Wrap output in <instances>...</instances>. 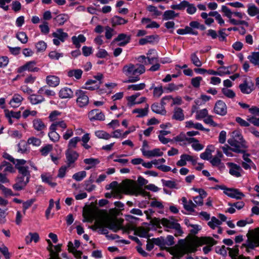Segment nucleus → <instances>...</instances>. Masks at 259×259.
<instances>
[{
	"label": "nucleus",
	"instance_id": "f257e3e1",
	"mask_svg": "<svg viewBox=\"0 0 259 259\" xmlns=\"http://www.w3.org/2000/svg\"><path fill=\"white\" fill-rule=\"evenodd\" d=\"M145 67L143 64L137 63H128L122 68L123 73L128 77V80L124 82H135L140 80L139 76L145 72Z\"/></svg>",
	"mask_w": 259,
	"mask_h": 259
},
{
	"label": "nucleus",
	"instance_id": "f03ea898",
	"mask_svg": "<svg viewBox=\"0 0 259 259\" xmlns=\"http://www.w3.org/2000/svg\"><path fill=\"white\" fill-rule=\"evenodd\" d=\"M197 250V245L193 242H186L180 240L179 243L172 247L170 253L173 255L172 259H179L185 254L195 252Z\"/></svg>",
	"mask_w": 259,
	"mask_h": 259
},
{
	"label": "nucleus",
	"instance_id": "7ed1b4c3",
	"mask_svg": "<svg viewBox=\"0 0 259 259\" xmlns=\"http://www.w3.org/2000/svg\"><path fill=\"white\" fill-rule=\"evenodd\" d=\"M137 181L140 186L135 183H128L122 187L123 193L125 194L135 196H149V193L145 191L141 187L146 185L148 183V181L142 177H138Z\"/></svg>",
	"mask_w": 259,
	"mask_h": 259
},
{
	"label": "nucleus",
	"instance_id": "20e7f679",
	"mask_svg": "<svg viewBox=\"0 0 259 259\" xmlns=\"http://www.w3.org/2000/svg\"><path fill=\"white\" fill-rule=\"evenodd\" d=\"M228 143L231 147H233V152L236 153H244L246 148L245 141L239 131H235L231 134V138L228 140Z\"/></svg>",
	"mask_w": 259,
	"mask_h": 259
},
{
	"label": "nucleus",
	"instance_id": "39448f33",
	"mask_svg": "<svg viewBox=\"0 0 259 259\" xmlns=\"http://www.w3.org/2000/svg\"><path fill=\"white\" fill-rule=\"evenodd\" d=\"M243 246L246 247V250L248 252L249 249H253L259 246V228L252 231L246 244H244Z\"/></svg>",
	"mask_w": 259,
	"mask_h": 259
},
{
	"label": "nucleus",
	"instance_id": "423d86ee",
	"mask_svg": "<svg viewBox=\"0 0 259 259\" xmlns=\"http://www.w3.org/2000/svg\"><path fill=\"white\" fill-rule=\"evenodd\" d=\"M161 224L166 228L174 229L175 230V235L176 236H181L183 233L180 225L177 221L172 219H163L161 221Z\"/></svg>",
	"mask_w": 259,
	"mask_h": 259
},
{
	"label": "nucleus",
	"instance_id": "0eeeda50",
	"mask_svg": "<svg viewBox=\"0 0 259 259\" xmlns=\"http://www.w3.org/2000/svg\"><path fill=\"white\" fill-rule=\"evenodd\" d=\"M26 163L27 161L24 159L18 160L17 162H16L15 167L18 171L19 176L30 179V171L29 167L26 165Z\"/></svg>",
	"mask_w": 259,
	"mask_h": 259
},
{
	"label": "nucleus",
	"instance_id": "6e6552de",
	"mask_svg": "<svg viewBox=\"0 0 259 259\" xmlns=\"http://www.w3.org/2000/svg\"><path fill=\"white\" fill-rule=\"evenodd\" d=\"M77 105L81 108L87 106L89 103V98L85 91L78 90L75 92Z\"/></svg>",
	"mask_w": 259,
	"mask_h": 259
},
{
	"label": "nucleus",
	"instance_id": "1a4fd4ad",
	"mask_svg": "<svg viewBox=\"0 0 259 259\" xmlns=\"http://www.w3.org/2000/svg\"><path fill=\"white\" fill-rule=\"evenodd\" d=\"M52 36L54 37L53 39V44L57 46H59L61 42H64L68 37V34L61 28L58 29L55 32H54L52 33Z\"/></svg>",
	"mask_w": 259,
	"mask_h": 259
},
{
	"label": "nucleus",
	"instance_id": "9d476101",
	"mask_svg": "<svg viewBox=\"0 0 259 259\" xmlns=\"http://www.w3.org/2000/svg\"><path fill=\"white\" fill-rule=\"evenodd\" d=\"M36 62L34 61H29L23 66L19 67L17 69V72L20 73L25 71L29 72H38L39 69L36 67Z\"/></svg>",
	"mask_w": 259,
	"mask_h": 259
},
{
	"label": "nucleus",
	"instance_id": "9b49d317",
	"mask_svg": "<svg viewBox=\"0 0 259 259\" xmlns=\"http://www.w3.org/2000/svg\"><path fill=\"white\" fill-rule=\"evenodd\" d=\"M30 179L18 176L16 179V183L13 185L14 190L20 191L24 189L29 183Z\"/></svg>",
	"mask_w": 259,
	"mask_h": 259
},
{
	"label": "nucleus",
	"instance_id": "f8f14e48",
	"mask_svg": "<svg viewBox=\"0 0 259 259\" xmlns=\"http://www.w3.org/2000/svg\"><path fill=\"white\" fill-rule=\"evenodd\" d=\"M213 111L218 115L224 116L227 113V105L223 101L219 100L215 104Z\"/></svg>",
	"mask_w": 259,
	"mask_h": 259
},
{
	"label": "nucleus",
	"instance_id": "ddd939ff",
	"mask_svg": "<svg viewBox=\"0 0 259 259\" xmlns=\"http://www.w3.org/2000/svg\"><path fill=\"white\" fill-rule=\"evenodd\" d=\"M224 193L228 196L237 200L241 199L245 196V195L237 189L227 188Z\"/></svg>",
	"mask_w": 259,
	"mask_h": 259
},
{
	"label": "nucleus",
	"instance_id": "4468645a",
	"mask_svg": "<svg viewBox=\"0 0 259 259\" xmlns=\"http://www.w3.org/2000/svg\"><path fill=\"white\" fill-rule=\"evenodd\" d=\"M227 164L229 167L231 175L237 178L241 177L243 170L239 165L233 162H228Z\"/></svg>",
	"mask_w": 259,
	"mask_h": 259
},
{
	"label": "nucleus",
	"instance_id": "2eb2a0df",
	"mask_svg": "<svg viewBox=\"0 0 259 259\" xmlns=\"http://www.w3.org/2000/svg\"><path fill=\"white\" fill-rule=\"evenodd\" d=\"M187 161H191L193 165H195L197 162L196 159H195L193 156L184 154L181 155L180 159L177 162V165L179 166H185L187 164Z\"/></svg>",
	"mask_w": 259,
	"mask_h": 259
},
{
	"label": "nucleus",
	"instance_id": "dca6fc26",
	"mask_svg": "<svg viewBox=\"0 0 259 259\" xmlns=\"http://www.w3.org/2000/svg\"><path fill=\"white\" fill-rule=\"evenodd\" d=\"M65 154L68 167L71 166L79 156L78 154L76 151L72 150H67Z\"/></svg>",
	"mask_w": 259,
	"mask_h": 259
},
{
	"label": "nucleus",
	"instance_id": "f3484780",
	"mask_svg": "<svg viewBox=\"0 0 259 259\" xmlns=\"http://www.w3.org/2000/svg\"><path fill=\"white\" fill-rule=\"evenodd\" d=\"M185 140L188 144H191L192 149L196 151L202 150L204 146L200 143L199 141L195 138H186Z\"/></svg>",
	"mask_w": 259,
	"mask_h": 259
},
{
	"label": "nucleus",
	"instance_id": "a211bd4d",
	"mask_svg": "<svg viewBox=\"0 0 259 259\" xmlns=\"http://www.w3.org/2000/svg\"><path fill=\"white\" fill-rule=\"evenodd\" d=\"M88 116L91 121L104 120L105 119L104 114L98 109H94L90 111Z\"/></svg>",
	"mask_w": 259,
	"mask_h": 259
},
{
	"label": "nucleus",
	"instance_id": "6ab92c4d",
	"mask_svg": "<svg viewBox=\"0 0 259 259\" xmlns=\"http://www.w3.org/2000/svg\"><path fill=\"white\" fill-rule=\"evenodd\" d=\"M253 83L251 81L245 80L239 85V89L242 93L249 94L253 90Z\"/></svg>",
	"mask_w": 259,
	"mask_h": 259
},
{
	"label": "nucleus",
	"instance_id": "aec40b11",
	"mask_svg": "<svg viewBox=\"0 0 259 259\" xmlns=\"http://www.w3.org/2000/svg\"><path fill=\"white\" fill-rule=\"evenodd\" d=\"M185 127L187 128H194L197 130L202 131L209 132L208 128H206L203 127L202 124L199 122H195L192 120H189L185 122Z\"/></svg>",
	"mask_w": 259,
	"mask_h": 259
},
{
	"label": "nucleus",
	"instance_id": "412c9836",
	"mask_svg": "<svg viewBox=\"0 0 259 259\" xmlns=\"http://www.w3.org/2000/svg\"><path fill=\"white\" fill-rule=\"evenodd\" d=\"M131 40V36L124 33L119 34L113 41L119 42L118 46L123 47L130 42Z\"/></svg>",
	"mask_w": 259,
	"mask_h": 259
},
{
	"label": "nucleus",
	"instance_id": "4be33fe9",
	"mask_svg": "<svg viewBox=\"0 0 259 259\" xmlns=\"http://www.w3.org/2000/svg\"><path fill=\"white\" fill-rule=\"evenodd\" d=\"M0 170L6 175L15 172V169L13 166L6 161H3L0 163Z\"/></svg>",
	"mask_w": 259,
	"mask_h": 259
},
{
	"label": "nucleus",
	"instance_id": "5701e85b",
	"mask_svg": "<svg viewBox=\"0 0 259 259\" xmlns=\"http://www.w3.org/2000/svg\"><path fill=\"white\" fill-rule=\"evenodd\" d=\"M238 67L236 65H233L230 66H222L218 68L219 76H224L226 74H230L236 71Z\"/></svg>",
	"mask_w": 259,
	"mask_h": 259
},
{
	"label": "nucleus",
	"instance_id": "b1692460",
	"mask_svg": "<svg viewBox=\"0 0 259 259\" xmlns=\"http://www.w3.org/2000/svg\"><path fill=\"white\" fill-rule=\"evenodd\" d=\"M50 126L55 130H58L61 132L64 131L67 127V123L64 120L56 121L55 122H53Z\"/></svg>",
	"mask_w": 259,
	"mask_h": 259
},
{
	"label": "nucleus",
	"instance_id": "393cba45",
	"mask_svg": "<svg viewBox=\"0 0 259 259\" xmlns=\"http://www.w3.org/2000/svg\"><path fill=\"white\" fill-rule=\"evenodd\" d=\"M59 96L62 99H70L73 97V92L71 89L64 87L60 90Z\"/></svg>",
	"mask_w": 259,
	"mask_h": 259
},
{
	"label": "nucleus",
	"instance_id": "a878e982",
	"mask_svg": "<svg viewBox=\"0 0 259 259\" xmlns=\"http://www.w3.org/2000/svg\"><path fill=\"white\" fill-rule=\"evenodd\" d=\"M163 154V153L161 152L159 148H155L152 150H148L147 151H143V156L147 158L161 156Z\"/></svg>",
	"mask_w": 259,
	"mask_h": 259
},
{
	"label": "nucleus",
	"instance_id": "bb28decb",
	"mask_svg": "<svg viewBox=\"0 0 259 259\" xmlns=\"http://www.w3.org/2000/svg\"><path fill=\"white\" fill-rule=\"evenodd\" d=\"M32 124L34 129L40 133H43L42 131L46 128V125L40 119H34L32 121Z\"/></svg>",
	"mask_w": 259,
	"mask_h": 259
},
{
	"label": "nucleus",
	"instance_id": "cd10ccee",
	"mask_svg": "<svg viewBox=\"0 0 259 259\" xmlns=\"http://www.w3.org/2000/svg\"><path fill=\"white\" fill-rule=\"evenodd\" d=\"M142 24L145 25L146 28H158L160 25L156 21H153L148 18H143L141 20Z\"/></svg>",
	"mask_w": 259,
	"mask_h": 259
},
{
	"label": "nucleus",
	"instance_id": "c85d7f7f",
	"mask_svg": "<svg viewBox=\"0 0 259 259\" xmlns=\"http://www.w3.org/2000/svg\"><path fill=\"white\" fill-rule=\"evenodd\" d=\"M23 100V98L19 94H15L10 101V105L13 108L18 107Z\"/></svg>",
	"mask_w": 259,
	"mask_h": 259
},
{
	"label": "nucleus",
	"instance_id": "c756f323",
	"mask_svg": "<svg viewBox=\"0 0 259 259\" xmlns=\"http://www.w3.org/2000/svg\"><path fill=\"white\" fill-rule=\"evenodd\" d=\"M46 80L47 84L51 87H56L60 83V78L56 75H48Z\"/></svg>",
	"mask_w": 259,
	"mask_h": 259
},
{
	"label": "nucleus",
	"instance_id": "7c9ffc66",
	"mask_svg": "<svg viewBox=\"0 0 259 259\" xmlns=\"http://www.w3.org/2000/svg\"><path fill=\"white\" fill-rule=\"evenodd\" d=\"M249 154L244 153L243 155V161L242 163V166L245 169H250L251 167H253L254 164L252 160L249 158Z\"/></svg>",
	"mask_w": 259,
	"mask_h": 259
},
{
	"label": "nucleus",
	"instance_id": "2f4dec72",
	"mask_svg": "<svg viewBox=\"0 0 259 259\" xmlns=\"http://www.w3.org/2000/svg\"><path fill=\"white\" fill-rule=\"evenodd\" d=\"M165 104L164 101L161 104L154 103L151 106L152 110L156 113L164 115L166 114V110L163 106Z\"/></svg>",
	"mask_w": 259,
	"mask_h": 259
},
{
	"label": "nucleus",
	"instance_id": "473e14b6",
	"mask_svg": "<svg viewBox=\"0 0 259 259\" xmlns=\"http://www.w3.org/2000/svg\"><path fill=\"white\" fill-rule=\"evenodd\" d=\"M213 151V146L211 145H208L205 149V151L200 154V157L203 160H209V159L211 158V154Z\"/></svg>",
	"mask_w": 259,
	"mask_h": 259
},
{
	"label": "nucleus",
	"instance_id": "72a5a7b5",
	"mask_svg": "<svg viewBox=\"0 0 259 259\" xmlns=\"http://www.w3.org/2000/svg\"><path fill=\"white\" fill-rule=\"evenodd\" d=\"M196 109V107L194 106L192 109V112H195V118L197 120H201L203 118L204 119L208 115V111L206 108L195 111Z\"/></svg>",
	"mask_w": 259,
	"mask_h": 259
},
{
	"label": "nucleus",
	"instance_id": "f704fd0d",
	"mask_svg": "<svg viewBox=\"0 0 259 259\" xmlns=\"http://www.w3.org/2000/svg\"><path fill=\"white\" fill-rule=\"evenodd\" d=\"M71 40L75 48L79 49L81 46L80 43L84 42L86 40V38L83 34H79L77 36H73L71 37Z\"/></svg>",
	"mask_w": 259,
	"mask_h": 259
},
{
	"label": "nucleus",
	"instance_id": "c9c22d12",
	"mask_svg": "<svg viewBox=\"0 0 259 259\" xmlns=\"http://www.w3.org/2000/svg\"><path fill=\"white\" fill-rule=\"evenodd\" d=\"M181 200L184 207L186 210L191 212L194 211V208L196 207V204H195L192 200L188 201L185 197H182Z\"/></svg>",
	"mask_w": 259,
	"mask_h": 259
},
{
	"label": "nucleus",
	"instance_id": "e433bc0d",
	"mask_svg": "<svg viewBox=\"0 0 259 259\" xmlns=\"http://www.w3.org/2000/svg\"><path fill=\"white\" fill-rule=\"evenodd\" d=\"M146 10L149 12L151 16L156 18L162 14V12L158 10V8L153 5H148Z\"/></svg>",
	"mask_w": 259,
	"mask_h": 259
},
{
	"label": "nucleus",
	"instance_id": "4c0bfd02",
	"mask_svg": "<svg viewBox=\"0 0 259 259\" xmlns=\"http://www.w3.org/2000/svg\"><path fill=\"white\" fill-rule=\"evenodd\" d=\"M41 178L43 182L48 184L51 187L54 188L56 186L57 183L53 182V178L50 174H42Z\"/></svg>",
	"mask_w": 259,
	"mask_h": 259
},
{
	"label": "nucleus",
	"instance_id": "58836bf2",
	"mask_svg": "<svg viewBox=\"0 0 259 259\" xmlns=\"http://www.w3.org/2000/svg\"><path fill=\"white\" fill-rule=\"evenodd\" d=\"M184 114L183 110L179 107L175 108L172 118L174 119L182 121L184 119Z\"/></svg>",
	"mask_w": 259,
	"mask_h": 259
},
{
	"label": "nucleus",
	"instance_id": "ea45409f",
	"mask_svg": "<svg viewBox=\"0 0 259 259\" xmlns=\"http://www.w3.org/2000/svg\"><path fill=\"white\" fill-rule=\"evenodd\" d=\"M107 227L116 231L120 228V222L115 219L109 220L107 221Z\"/></svg>",
	"mask_w": 259,
	"mask_h": 259
},
{
	"label": "nucleus",
	"instance_id": "a19ab883",
	"mask_svg": "<svg viewBox=\"0 0 259 259\" xmlns=\"http://www.w3.org/2000/svg\"><path fill=\"white\" fill-rule=\"evenodd\" d=\"M247 12L249 16L253 17L259 14V8L254 4H249L247 6Z\"/></svg>",
	"mask_w": 259,
	"mask_h": 259
},
{
	"label": "nucleus",
	"instance_id": "79ce46f5",
	"mask_svg": "<svg viewBox=\"0 0 259 259\" xmlns=\"http://www.w3.org/2000/svg\"><path fill=\"white\" fill-rule=\"evenodd\" d=\"M50 132L48 134V136L50 140L53 142H58L60 138V135L57 133L56 130L52 128L51 126L49 127Z\"/></svg>",
	"mask_w": 259,
	"mask_h": 259
},
{
	"label": "nucleus",
	"instance_id": "37998d69",
	"mask_svg": "<svg viewBox=\"0 0 259 259\" xmlns=\"http://www.w3.org/2000/svg\"><path fill=\"white\" fill-rule=\"evenodd\" d=\"M69 17L65 14H61L54 18V20L56 22L59 26L63 25L66 21L68 20Z\"/></svg>",
	"mask_w": 259,
	"mask_h": 259
},
{
	"label": "nucleus",
	"instance_id": "c03bdc74",
	"mask_svg": "<svg viewBox=\"0 0 259 259\" xmlns=\"http://www.w3.org/2000/svg\"><path fill=\"white\" fill-rule=\"evenodd\" d=\"M28 99L33 105L39 104L45 100L44 98L42 96L36 94L31 95L29 97Z\"/></svg>",
	"mask_w": 259,
	"mask_h": 259
},
{
	"label": "nucleus",
	"instance_id": "a18cd8bd",
	"mask_svg": "<svg viewBox=\"0 0 259 259\" xmlns=\"http://www.w3.org/2000/svg\"><path fill=\"white\" fill-rule=\"evenodd\" d=\"M39 240L38 234L37 233H29L25 237L26 243L28 244L32 241L34 242H37Z\"/></svg>",
	"mask_w": 259,
	"mask_h": 259
},
{
	"label": "nucleus",
	"instance_id": "49530a36",
	"mask_svg": "<svg viewBox=\"0 0 259 259\" xmlns=\"http://www.w3.org/2000/svg\"><path fill=\"white\" fill-rule=\"evenodd\" d=\"M178 34L180 35H184L186 34H191L193 35H197L198 32L194 30L192 28L189 26H186L184 29H179L177 30Z\"/></svg>",
	"mask_w": 259,
	"mask_h": 259
},
{
	"label": "nucleus",
	"instance_id": "de8ad7c7",
	"mask_svg": "<svg viewBox=\"0 0 259 259\" xmlns=\"http://www.w3.org/2000/svg\"><path fill=\"white\" fill-rule=\"evenodd\" d=\"M131 229L134 230L135 235L139 236V237H146L148 235V230L145 229L144 227H141L135 229L132 228Z\"/></svg>",
	"mask_w": 259,
	"mask_h": 259
},
{
	"label": "nucleus",
	"instance_id": "09e8293b",
	"mask_svg": "<svg viewBox=\"0 0 259 259\" xmlns=\"http://www.w3.org/2000/svg\"><path fill=\"white\" fill-rule=\"evenodd\" d=\"M150 206L153 208H156L158 212L163 213L164 205L161 201H158L156 199H153L150 202Z\"/></svg>",
	"mask_w": 259,
	"mask_h": 259
},
{
	"label": "nucleus",
	"instance_id": "8fccbe9b",
	"mask_svg": "<svg viewBox=\"0 0 259 259\" xmlns=\"http://www.w3.org/2000/svg\"><path fill=\"white\" fill-rule=\"evenodd\" d=\"M112 25L115 26L117 25H121L126 24L127 22V20L119 16H114L111 20Z\"/></svg>",
	"mask_w": 259,
	"mask_h": 259
},
{
	"label": "nucleus",
	"instance_id": "3c124183",
	"mask_svg": "<svg viewBox=\"0 0 259 259\" xmlns=\"http://www.w3.org/2000/svg\"><path fill=\"white\" fill-rule=\"evenodd\" d=\"M149 106L147 105L145 108H137L133 110V113H137V117H143L148 114Z\"/></svg>",
	"mask_w": 259,
	"mask_h": 259
},
{
	"label": "nucleus",
	"instance_id": "603ef678",
	"mask_svg": "<svg viewBox=\"0 0 259 259\" xmlns=\"http://www.w3.org/2000/svg\"><path fill=\"white\" fill-rule=\"evenodd\" d=\"M83 222H91L95 218V212L91 209L84 211L83 212Z\"/></svg>",
	"mask_w": 259,
	"mask_h": 259
},
{
	"label": "nucleus",
	"instance_id": "864d4df0",
	"mask_svg": "<svg viewBox=\"0 0 259 259\" xmlns=\"http://www.w3.org/2000/svg\"><path fill=\"white\" fill-rule=\"evenodd\" d=\"M161 181L163 186L169 188L178 189L180 188L178 184L174 181L162 180Z\"/></svg>",
	"mask_w": 259,
	"mask_h": 259
},
{
	"label": "nucleus",
	"instance_id": "5fc2aeb1",
	"mask_svg": "<svg viewBox=\"0 0 259 259\" xmlns=\"http://www.w3.org/2000/svg\"><path fill=\"white\" fill-rule=\"evenodd\" d=\"M82 74V71L81 69H73L67 72V75L70 77H74L76 79L81 78Z\"/></svg>",
	"mask_w": 259,
	"mask_h": 259
},
{
	"label": "nucleus",
	"instance_id": "6e6d98bb",
	"mask_svg": "<svg viewBox=\"0 0 259 259\" xmlns=\"http://www.w3.org/2000/svg\"><path fill=\"white\" fill-rule=\"evenodd\" d=\"M86 90H95L99 88V85L96 80H88L85 84V87L83 88Z\"/></svg>",
	"mask_w": 259,
	"mask_h": 259
},
{
	"label": "nucleus",
	"instance_id": "4d7b16f0",
	"mask_svg": "<svg viewBox=\"0 0 259 259\" xmlns=\"http://www.w3.org/2000/svg\"><path fill=\"white\" fill-rule=\"evenodd\" d=\"M84 162L86 164L90 165L91 166L86 167V169L89 170L92 167H94L100 163V160L98 158H86L83 160Z\"/></svg>",
	"mask_w": 259,
	"mask_h": 259
},
{
	"label": "nucleus",
	"instance_id": "13d9d810",
	"mask_svg": "<svg viewBox=\"0 0 259 259\" xmlns=\"http://www.w3.org/2000/svg\"><path fill=\"white\" fill-rule=\"evenodd\" d=\"M95 135L99 139L104 140H109L112 137V136L109 133L103 130H98L95 132Z\"/></svg>",
	"mask_w": 259,
	"mask_h": 259
},
{
	"label": "nucleus",
	"instance_id": "bf43d9fd",
	"mask_svg": "<svg viewBox=\"0 0 259 259\" xmlns=\"http://www.w3.org/2000/svg\"><path fill=\"white\" fill-rule=\"evenodd\" d=\"M178 16V14L175 13L173 10H167L163 14V19L165 20L172 19Z\"/></svg>",
	"mask_w": 259,
	"mask_h": 259
},
{
	"label": "nucleus",
	"instance_id": "052dcab7",
	"mask_svg": "<svg viewBox=\"0 0 259 259\" xmlns=\"http://www.w3.org/2000/svg\"><path fill=\"white\" fill-rule=\"evenodd\" d=\"M4 111L5 116L7 118H14L19 119L21 116V112L20 111L14 112L13 111H9L7 109L5 110Z\"/></svg>",
	"mask_w": 259,
	"mask_h": 259
},
{
	"label": "nucleus",
	"instance_id": "680f3d73",
	"mask_svg": "<svg viewBox=\"0 0 259 259\" xmlns=\"http://www.w3.org/2000/svg\"><path fill=\"white\" fill-rule=\"evenodd\" d=\"M222 224V222L215 217H212L211 218V221L208 223V225L212 229H215L219 227Z\"/></svg>",
	"mask_w": 259,
	"mask_h": 259
},
{
	"label": "nucleus",
	"instance_id": "e2e57ef3",
	"mask_svg": "<svg viewBox=\"0 0 259 259\" xmlns=\"http://www.w3.org/2000/svg\"><path fill=\"white\" fill-rule=\"evenodd\" d=\"M27 143L33 146L39 147L41 144V141L38 138L31 137L27 139Z\"/></svg>",
	"mask_w": 259,
	"mask_h": 259
},
{
	"label": "nucleus",
	"instance_id": "0e129e2a",
	"mask_svg": "<svg viewBox=\"0 0 259 259\" xmlns=\"http://www.w3.org/2000/svg\"><path fill=\"white\" fill-rule=\"evenodd\" d=\"M209 162L213 166L218 167L219 168H224V164L222 162L221 159L218 157L214 156L209 159Z\"/></svg>",
	"mask_w": 259,
	"mask_h": 259
},
{
	"label": "nucleus",
	"instance_id": "69168bd1",
	"mask_svg": "<svg viewBox=\"0 0 259 259\" xmlns=\"http://www.w3.org/2000/svg\"><path fill=\"white\" fill-rule=\"evenodd\" d=\"M248 59L251 63L259 68V52L253 53Z\"/></svg>",
	"mask_w": 259,
	"mask_h": 259
},
{
	"label": "nucleus",
	"instance_id": "338daca9",
	"mask_svg": "<svg viewBox=\"0 0 259 259\" xmlns=\"http://www.w3.org/2000/svg\"><path fill=\"white\" fill-rule=\"evenodd\" d=\"M80 141V138L78 137H75L71 139L68 142V149L71 150L72 149L75 148L77 146V144Z\"/></svg>",
	"mask_w": 259,
	"mask_h": 259
},
{
	"label": "nucleus",
	"instance_id": "774afa93",
	"mask_svg": "<svg viewBox=\"0 0 259 259\" xmlns=\"http://www.w3.org/2000/svg\"><path fill=\"white\" fill-rule=\"evenodd\" d=\"M190 59L192 63L197 67L202 66V63L196 55V53H193L191 54Z\"/></svg>",
	"mask_w": 259,
	"mask_h": 259
}]
</instances>
